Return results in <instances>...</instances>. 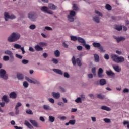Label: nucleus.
Instances as JSON below:
<instances>
[{"label":"nucleus","mask_w":129,"mask_h":129,"mask_svg":"<svg viewBox=\"0 0 129 129\" xmlns=\"http://www.w3.org/2000/svg\"><path fill=\"white\" fill-rule=\"evenodd\" d=\"M23 86L25 88H27L29 86V83H28L26 81L23 82Z\"/></svg>","instance_id":"45"},{"label":"nucleus","mask_w":129,"mask_h":129,"mask_svg":"<svg viewBox=\"0 0 129 129\" xmlns=\"http://www.w3.org/2000/svg\"><path fill=\"white\" fill-rule=\"evenodd\" d=\"M94 59L95 62H97L99 61V56L97 54H94Z\"/></svg>","instance_id":"26"},{"label":"nucleus","mask_w":129,"mask_h":129,"mask_svg":"<svg viewBox=\"0 0 129 129\" xmlns=\"http://www.w3.org/2000/svg\"><path fill=\"white\" fill-rule=\"evenodd\" d=\"M9 96L10 98H13L15 99V98H17V94L15 92H11Z\"/></svg>","instance_id":"15"},{"label":"nucleus","mask_w":129,"mask_h":129,"mask_svg":"<svg viewBox=\"0 0 129 129\" xmlns=\"http://www.w3.org/2000/svg\"><path fill=\"white\" fill-rule=\"evenodd\" d=\"M9 58V61L10 62H14V60H15V57H14V54H12V55H10Z\"/></svg>","instance_id":"33"},{"label":"nucleus","mask_w":129,"mask_h":129,"mask_svg":"<svg viewBox=\"0 0 129 129\" xmlns=\"http://www.w3.org/2000/svg\"><path fill=\"white\" fill-rule=\"evenodd\" d=\"M29 121L30 123H31V124L34 126V127H39V124L37 121L35 120H30Z\"/></svg>","instance_id":"9"},{"label":"nucleus","mask_w":129,"mask_h":129,"mask_svg":"<svg viewBox=\"0 0 129 129\" xmlns=\"http://www.w3.org/2000/svg\"><path fill=\"white\" fill-rule=\"evenodd\" d=\"M98 76L99 78H103V75H102V73H98Z\"/></svg>","instance_id":"64"},{"label":"nucleus","mask_w":129,"mask_h":129,"mask_svg":"<svg viewBox=\"0 0 129 129\" xmlns=\"http://www.w3.org/2000/svg\"><path fill=\"white\" fill-rule=\"evenodd\" d=\"M92 72L94 76L96 75V69L95 67L92 69Z\"/></svg>","instance_id":"41"},{"label":"nucleus","mask_w":129,"mask_h":129,"mask_svg":"<svg viewBox=\"0 0 129 129\" xmlns=\"http://www.w3.org/2000/svg\"><path fill=\"white\" fill-rule=\"evenodd\" d=\"M4 53L5 55H8L9 56H12V55H13V52L10 50H6L4 52Z\"/></svg>","instance_id":"24"},{"label":"nucleus","mask_w":129,"mask_h":129,"mask_svg":"<svg viewBox=\"0 0 129 129\" xmlns=\"http://www.w3.org/2000/svg\"><path fill=\"white\" fill-rule=\"evenodd\" d=\"M93 20L97 23H99V17L95 16L93 17Z\"/></svg>","instance_id":"34"},{"label":"nucleus","mask_w":129,"mask_h":129,"mask_svg":"<svg viewBox=\"0 0 129 129\" xmlns=\"http://www.w3.org/2000/svg\"><path fill=\"white\" fill-rule=\"evenodd\" d=\"M98 98L99 99H104L105 96L104 95H102L101 94H99L97 95Z\"/></svg>","instance_id":"31"},{"label":"nucleus","mask_w":129,"mask_h":129,"mask_svg":"<svg viewBox=\"0 0 129 129\" xmlns=\"http://www.w3.org/2000/svg\"><path fill=\"white\" fill-rule=\"evenodd\" d=\"M95 13L98 14L99 16L102 17V14L100 12H99L98 11H95Z\"/></svg>","instance_id":"56"},{"label":"nucleus","mask_w":129,"mask_h":129,"mask_svg":"<svg viewBox=\"0 0 129 129\" xmlns=\"http://www.w3.org/2000/svg\"><path fill=\"white\" fill-rule=\"evenodd\" d=\"M14 48L15 49H20L21 48V45L15 44L14 45Z\"/></svg>","instance_id":"37"},{"label":"nucleus","mask_w":129,"mask_h":129,"mask_svg":"<svg viewBox=\"0 0 129 129\" xmlns=\"http://www.w3.org/2000/svg\"><path fill=\"white\" fill-rule=\"evenodd\" d=\"M54 55L55 57H60V51L58 50H56L54 51Z\"/></svg>","instance_id":"29"},{"label":"nucleus","mask_w":129,"mask_h":129,"mask_svg":"<svg viewBox=\"0 0 129 129\" xmlns=\"http://www.w3.org/2000/svg\"><path fill=\"white\" fill-rule=\"evenodd\" d=\"M29 28L31 29V30H35V29H36V25H31L30 26H29Z\"/></svg>","instance_id":"47"},{"label":"nucleus","mask_w":129,"mask_h":129,"mask_svg":"<svg viewBox=\"0 0 129 129\" xmlns=\"http://www.w3.org/2000/svg\"><path fill=\"white\" fill-rule=\"evenodd\" d=\"M49 101L51 102V103H55V100L53 98H49Z\"/></svg>","instance_id":"57"},{"label":"nucleus","mask_w":129,"mask_h":129,"mask_svg":"<svg viewBox=\"0 0 129 129\" xmlns=\"http://www.w3.org/2000/svg\"><path fill=\"white\" fill-rule=\"evenodd\" d=\"M2 100L3 101H5L6 103H8V102H9V99H8V96H7L6 95H4L3 96Z\"/></svg>","instance_id":"20"},{"label":"nucleus","mask_w":129,"mask_h":129,"mask_svg":"<svg viewBox=\"0 0 129 129\" xmlns=\"http://www.w3.org/2000/svg\"><path fill=\"white\" fill-rule=\"evenodd\" d=\"M29 51L30 52H35V49H34V48L32 47H30L29 48Z\"/></svg>","instance_id":"55"},{"label":"nucleus","mask_w":129,"mask_h":129,"mask_svg":"<svg viewBox=\"0 0 129 129\" xmlns=\"http://www.w3.org/2000/svg\"><path fill=\"white\" fill-rule=\"evenodd\" d=\"M104 58L107 60H108L109 59V55H108V54H105Z\"/></svg>","instance_id":"60"},{"label":"nucleus","mask_w":129,"mask_h":129,"mask_svg":"<svg viewBox=\"0 0 129 129\" xmlns=\"http://www.w3.org/2000/svg\"><path fill=\"white\" fill-rule=\"evenodd\" d=\"M70 124H71V125H74L75 124V122H76V121L75 120H71L69 121Z\"/></svg>","instance_id":"36"},{"label":"nucleus","mask_w":129,"mask_h":129,"mask_svg":"<svg viewBox=\"0 0 129 129\" xmlns=\"http://www.w3.org/2000/svg\"><path fill=\"white\" fill-rule=\"evenodd\" d=\"M71 40L73 41L74 42H76V41H78L79 43H81V37H77L74 36H71Z\"/></svg>","instance_id":"8"},{"label":"nucleus","mask_w":129,"mask_h":129,"mask_svg":"<svg viewBox=\"0 0 129 129\" xmlns=\"http://www.w3.org/2000/svg\"><path fill=\"white\" fill-rule=\"evenodd\" d=\"M75 102L77 103H79V102H81V98L78 97L75 100Z\"/></svg>","instance_id":"46"},{"label":"nucleus","mask_w":129,"mask_h":129,"mask_svg":"<svg viewBox=\"0 0 129 129\" xmlns=\"http://www.w3.org/2000/svg\"><path fill=\"white\" fill-rule=\"evenodd\" d=\"M73 10L70 11V14L68 16V19L70 22H74V16L76 15V12L74 11H78L79 10L78 5L76 4H74L73 5Z\"/></svg>","instance_id":"1"},{"label":"nucleus","mask_w":129,"mask_h":129,"mask_svg":"<svg viewBox=\"0 0 129 129\" xmlns=\"http://www.w3.org/2000/svg\"><path fill=\"white\" fill-rule=\"evenodd\" d=\"M123 92L124 93H128L129 92V89L127 88H125L124 89V90H123Z\"/></svg>","instance_id":"61"},{"label":"nucleus","mask_w":129,"mask_h":129,"mask_svg":"<svg viewBox=\"0 0 129 129\" xmlns=\"http://www.w3.org/2000/svg\"><path fill=\"white\" fill-rule=\"evenodd\" d=\"M34 48L36 51H37V52H39L40 51H43V48L40 46V45H36Z\"/></svg>","instance_id":"16"},{"label":"nucleus","mask_w":129,"mask_h":129,"mask_svg":"<svg viewBox=\"0 0 129 129\" xmlns=\"http://www.w3.org/2000/svg\"><path fill=\"white\" fill-rule=\"evenodd\" d=\"M24 124L26 125V126L29 127V128H31V127H32V126L30 124V122H29V121L27 120H25L24 121Z\"/></svg>","instance_id":"23"},{"label":"nucleus","mask_w":129,"mask_h":129,"mask_svg":"<svg viewBox=\"0 0 129 129\" xmlns=\"http://www.w3.org/2000/svg\"><path fill=\"white\" fill-rule=\"evenodd\" d=\"M28 18L32 22H35L38 18V15L35 12H31L28 14Z\"/></svg>","instance_id":"4"},{"label":"nucleus","mask_w":129,"mask_h":129,"mask_svg":"<svg viewBox=\"0 0 129 129\" xmlns=\"http://www.w3.org/2000/svg\"><path fill=\"white\" fill-rule=\"evenodd\" d=\"M124 125H126V124H127V128H129V121H124L123 122Z\"/></svg>","instance_id":"48"},{"label":"nucleus","mask_w":129,"mask_h":129,"mask_svg":"<svg viewBox=\"0 0 129 129\" xmlns=\"http://www.w3.org/2000/svg\"><path fill=\"white\" fill-rule=\"evenodd\" d=\"M45 30H47V31H52L53 30L52 28L48 26L45 27Z\"/></svg>","instance_id":"58"},{"label":"nucleus","mask_w":129,"mask_h":129,"mask_svg":"<svg viewBox=\"0 0 129 129\" xmlns=\"http://www.w3.org/2000/svg\"><path fill=\"white\" fill-rule=\"evenodd\" d=\"M52 96L56 99H58L60 98V93L52 92Z\"/></svg>","instance_id":"12"},{"label":"nucleus","mask_w":129,"mask_h":129,"mask_svg":"<svg viewBox=\"0 0 129 129\" xmlns=\"http://www.w3.org/2000/svg\"><path fill=\"white\" fill-rule=\"evenodd\" d=\"M72 64L74 66L76 65V63L78 66H81V60L79 58L75 59V56H73L72 58Z\"/></svg>","instance_id":"5"},{"label":"nucleus","mask_w":129,"mask_h":129,"mask_svg":"<svg viewBox=\"0 0 129 129\" xmlns=\"http://www.w3.org/2000/svg\"><path fill=\"white\" fill-rule=\"evenodd\" d=\"M114 38L116 40V41L118 43H119L121 41L124 40L125 39V38L123 37H118V38L115 37Z\"/></svg>","instance_id":"18"},{"label":"nucleus","mask_w":129,"mask_h":129,"mask_svg":"<svg viewBox=\"0 0 129 129\" xmlns=\"http://www.w3.org/2000/svg\"><path fill=\"white\" fill-rule=\"evenodd\" d=\"M20 106H22V103H21L20 102H18L17 104L15 106V108H19Z\"/></svg>","instance_id":"50"},{"label":"nucleus","mask_w":129,"mask_h":129,"mask_svg":"<svg viewBox=\"0 0 129 129\" xmlns=\"http://www.w3.org/2000/svg\"><path fill=\"white\" fill-rule=\"evenodd\" d=\"M4 18L6 21H8V19H10V15L7 12L4 13Z\"/></svg>","instance_id":"21"},{"label":"nucleus","mask_w":129,"mask_h":129,"mask_svg":"<svg viewBox=\"0 0 129 129\" xmlns=\"http://www.w3.org/2000/svg\"><path fill=\"white\" fill-rule=\"evenodd\" d=\"M105 7L106 9H107L108 10H111L112 7H111V6H110V5L107 4L106 5Z\"/></svg>","instance_id":"39"},{"label":"nucleus","mask_w":129,"mask_h":129,"mask_svg":"<svg viewBox=\"0 0 129 129\" xmlns=\"http://www.w3.org/2000/svg\"><path fill=\"white\" fill-rule=\"evenodd\" d=\"M53 71L57 73V74H59L60 75H63V72L61 71V70L57 69H53Z\"/></svg>","instance_id":"13"},{"label":"nucleus","mask_w":129,"mask_h":129,"mask_svg":"<svg viewBox=\"0 0 129 129\" xmlns=\"http://www.w3.org/2000/svg\"><path fill=\"white\" fill-rule=\"evenodd\" d=\"M49 121H50V122H54L55 121V117L52 116H49Z\"/></svg>","instance_id":"28"},{"label":"nucleus","mask_w":129,"mask_h":129,"mask_svg":"<svg viewBox=\"0 0 129 129\" xmlns=\"http://www.w3.org/2000/svg\"><path fill=\"white\" fill-rule=\"evenodd\" d=\"M93 45L94 47L99 48L101 46L100 43H93Z\"/></svg>","instance_id":"30"},{"label":"nucleus","mask_w":129,"mask_h":129,"mask_svg":"<svg viewBox=\"0 0 129 129\" xmlns=\"http://www.w3.org/2000/svg\"><path fill=\"white\" fill-rule=\"evenodd\" d=\"M40 10L42 12H44V13H47V12H48V10H49V8H48L47 6H43L41 7Z\"/></svg>","instance_id":"17"},{"label":"nucleus","mask_w":129,"mask_h":129,"mask_svg":"<svg viewBox=\"0 0 129 129\" xmlns=\"http://www.w3.org/2000/svg\"><path fill=\"white\" fill-rule=\"evenodd\" d=\"M122 29V27L121 26H116L115 29L118 31H120Z\"/></svg>","instance_id":"40"},{"label":"nucleus","mask_w":129,"mask_h":129,"mask_svg":"<svg viewBox=\"0 0 129 129\" xmlns=\"http://www.w3.org/2000/svg\"><path fill=\"white\" fill-rule=\"evenodd\" d=\"M16 58H18V59H22V58H23V56L20 54H16L15 55Z\"/></svg>","instance_id":"53"},{"label":"nucleus","mask_w":129,"mask_h":129,"mask_svg":"<svg viewBox=\"0 0 129 129\" xmlns=\"http://www.w3.org/2000/svg\"><path fill=\"white\" fill-rule=\"evenodd\" d=\"M64 77H66V78H69L70 77V76L69 75V74L67 72H64L63 74Z\"/></svg>","instance_id":"44"},{"label":"nucleus","mask_w":129,"mask_h":129,"mask_svg":"<svg viewBox=\"0 0 129 129\" xmlns=\"http://www.w3.org/2000/svg\"><path fill=\"white\" fill-rule=\"evenodd\" d=\"M9 19H11V20H13V19H16V16H15V15H12L10 16Z\"/></svg>","instance_id":"62"},{"label":"nucleus","mask_w":129,"mask_h":129,"mask_svg":"<svg viewBox=\"0 0 129 129\" xmlns=\"http://www.w3.org/2000/svg\"><path fill=\"white\" fill-rule=\"evenodd\" d=\"M98 73L103 74V69L102 68H99L98 71Z\"/></svg>","instance_id":"54"},{"label":"nucleus","mask_w":129,"mask_h":129,"mask_svg":"<svg viewBox=\"0 0 129 129\" xmlns=\"http://www.w3.org/2000/svg\"><path fill=\"white\" fill-rule=\"evenodd\" d=\"M106 84V80L104 79H102L100 80V84L101 85H104Z\"/></svg>","instance_id":"27"},{"label":"nucleus","mask_w":129,"mask_h":129,"mask_svg":"<svg viewBox=\"0 0 129 129\" xmlns=\"http://www.w3.org/2000/svg\"><path fill=\"white\" fill-rule=\"evenodd\" d=\"M25 78L30 83H33V84H37V83H39V82L36 80H32L27 77H26Z\"/></svg>","instance_id":"10"},{"label":"nucleus","mask_w":129,"mask_h":129,"mask_svg":"<svg viewBox=\"0 0 129 129\" xmlns=\"http://www.w3.org/2000/svg\"><path fill=\"white\" fill-rule=\"evenodd\" d=\"M20 49L22 52V54H25V53H26V51H25V49H24V47H20Z\"/></svg>","instance_id":"63"},{"label":"nucleus","mask_w":129,"mask_h":129,"mask_svg":"<svg viewBox=\"0 0 129 129\" xmlns=\"http://www.w3.org/2000/svg\"><path fill=\"white\" fill-rule=\"evenodd\" d=\"M101 52H105V50H103V47L102 46H100L99 47V48Z\"/></svg>","instance_id":"51"},{"label":"nucleus","mask_w":129,"mask_h":129,"mask_svg":"<svg viewBox=\"0 0 129 129\" xmlns=\"http://www.w3.org/2000/svg\"><path fill=\"white\" fill-rule=\"evenodd\" d=\"M17 77L19 80H22V79H24V75L22 74H17Z\"/></svg>","instance_id":"19"},{"label":"nucleus","mask_w":129,"mask_h":129,"mask_svg":"<svg viewBox=\"0 0 129 129\" xmlns=\"http://www.w3.org/2000/svg\"><path fill=\"white\" fill-rule=\"evenodd\" d=\"M52 61L54 63V64H58L59 61L58 60V59H56V58H53L52 59Z\"/></svg>","instance_id":"43"},{"label":"nucleus","mask_w":129,"mask_h":129,"mask_svg":"<svg viewBox=\"0 0 129 129\" xmlns=\"http://www.w3.org/2000/svg\"><path fill=\"white\" fill-rule=\"evenodd\" d=\"M3 60L4 61H9V60H10V57L5 55L3 57Z\"/></svg>","instance_id":"38"},{"label":"nucleus","mask_w":129,"mask_h":129,"mask_svg":"<svg viewBox=\"0 0 129 129\" xmlns=\"http://www.w3.org/2000/svg\"><path fill=\"white\" fill-rule=\"evenodd\" d=\"M112 60L116 63L122 62L124 61V58L122 56H118L116 54L111 55Z\"/></svg>","instance_id":"3"},{"label":"nucleus","mask_w":129,"mask_h":129,"mask_svg":"<svg viewBox=\"0 0 129 129\" xmlns=\"http://www.w3.org/2000/svg\"><path fill=\"white\" fill-rule=\"evenodd\" d=\"M101 109H102V110H106V111H110V110H111V109H110V108L106 106H102L101 107Z\"/></svg>","instance_id":"14"},{"label":"nucleus","mask_w":129,"mask_h":129,"mask_svg":"<svg viewBox=\"0 0 129 129\" xmlns=\"http://www.w3.org/2000/svg\"><path fill=\"white\" fill-rule=\"evenodd\" d=\"M0 78H3V79H5V80L8 79V75H7V72L4 69L0 70Z\"/></svg>","instance_id":"6"},{"label":"nucleus","mask_w":129,"mask_h":129,"mask_svg":"<svg viewBox=\"0 0 129 129\" xmlns=\"http://www.w3.org/2000/svg\"><path fill=\"white\" fill-rule=\"evenodd\" d=\"M26 112L27 114H30V115L33 114V111H32V110L30 109L26 110Z\"/></svg>","instance_id":"42"},{"label":"nucleus","mask_w":129,"mask_h":129,"mask_svg":"<svg viewBox=\"0 0 129 129\" xmlns=\"http://www.w3.org/2000/svg\"><path fill=\"white\" fill-rule=\"evenodd\" d=\"M81 44L84 46L86 49H90V45L86 44V42L83 38H81Z\"/></svg>","instance_id":"7"},{"label":"nucleus","mask_w":129,"mask_h":129,"mask_svg":"<svg viewBox=\"0 0 129 129\" xmlns=\"http://www.w3.org/2000/svg\"><path fill=\"white\" fill-rule=\"evenodd\" d=\"M22 63L24 65H27V64H28L29 63V60H26V59H23L22 60Z\"/></svg>","instance_id":"35"},{"label":"nucleus","mask_w":129,"mask_h":129,"mask_svg":"<svg viewBox=\"0 0 129 129\" xmlns=\"http://www.w3.org/2000/svg\"><path fill=\"white\" fill-rule=\"evenodd\" d=\"M43 107L45 110H51V108L48 105H43Z\"/></svg>","instance_id":"25"},{"label":"nucleus","mask_w":129,"mask_h":129,"mask_svg":"<svg viewBox=\"0 0 129 129\" xmlns=\"http://www.w3.org/2000/svg\"><path fill=\"white\" fill-rule=\"evenodd\" d=\"M15 114H16V115H18V114H19L20 111L19 110V108H15Z\"/></svg>","instance_id":"52"},{"label":"nucleus","mask_w":129,"mask_h":129,"mask_svg":"<svg viewBox=\"0 0 129 129\" xmlns=\"http://www.w3.org/2000/svg\"><path fill=\"white\" fill-rule=\"evenodd\" d=\"M21 35L18 33L13 32L11 35L8 38V42L11 43L16 42L20 39Z\"/></svg>","instance_id":"2"},{"label":"nucleus","mask_w":129,"mask_h":129,"mask_svg":"<svg viewBox=\"0 0 129 129\" xmlns=\"http://www.w3.org/2000/svg\"><path fill=\"white\" fill-rule=\"evenodd\" d=\"M104 121L106 122V123H109L110 122V119L107 118H104Z\"/></svg>","instance_id":"49"},{"label":"nucleus","mask_w":129,"mask_h":129,"mask_svg":"<svg viewBox=\"0 0 129 129\" xmlns=\"http://www.w3.org/2000/svg\"><path fill=\"white\" fill-rule=\"evenodd\" d=\"M59 119H60V120H66V119H67V118H66V117L65 116H61L59 117Z\"/></svg>","instance_id":"59"},{"label":"nucleus","mask_w":129,"mask_h":129,"mask_svg":"<svg viewBox=\"0 0 129 129\" xmlns=\"http://www.w3.org/2000/svg\"><path fill=\"white\" fill-rule=\"evenodd\" d=\"M113 68L114 70L117 72H119L120 71V69L119 68V66L118 65L113 66Z\"/></svg>","instance_id":"22"},{"label":"nucleus","mask_w":129,"mask_h":129,"mask_svg":"<svg viewBox=\"0 0 129 129\" xmlns=\"http://www.w3.org/2000/svg\"><path fill=\"white\" fill-rule=\"evenodd\" d=\"M48 9H50V10H57L58 7L55 6V5L50 3L48 4Z\"/></svg>","instance_id":"11"},{"label":"nucleus","mask_w":129,"mask_h":129,"mask_svg":"<svg viewBox=\"0 0 129 129\" xmlns=\"http://www.w3.org/2000/svg\"><path fill=\"white\" fill-rule=\"evenodd\" d=\"M106 74L108 76H114V73L112 72L111 71H107Z\"/></svg>","instance_id":"32"}]
</instances>
